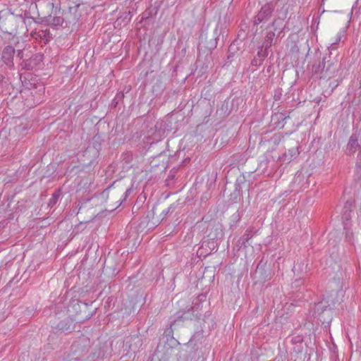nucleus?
Segmentation results:
<instances>
[{
	"instance_id": "nucleus-42",
	"label": "nucleus",
	"mask_w": 361,
	"mask_h": 361,
	"mask_svg": "<svg viewBox=\"0 0 361 361\" xmlns=\"http://www.w3.org/2000/svg\"><path fill=\"white\" fill-rule=\"evenodd\" d=\"M231 49H232V45H231V46L229 47V50H231Z\"/></svg>"
},
{
	"instance_id": "nucleus-21",
	"label": "nucleus",
	"mask_w": 361,
	"mask_h": 361,
	"mask_svg": "<svg viewBox=\"0 0 361 361\" xmlns=\"http://www.w3.org/2000/svg\"><path fill=\"white\" fill-rule=\"evenodd\" d=\"M204 338V336H203V333L201 332V331H197V332H195L192 336V337L190 338V341H188V343H187L188 345H197V343L198 342H200L202 341V340Z\"/></svg>"
},
{
	"instance_id": "nucleus-3",
	"label": "nucleus",
	"mask_w": 361,
	"mask_h": 361,
	"mask_svg": "<svg viewBox=\"0 0 361 361\" xmlns=\"http://www.w3.org/2000/svg\"><path fill=\"white\" fill-rule=\"evenodd\" d=\"M221 35V30L218 25L214 29L206 27L202 29L199 37L200 46H203L205 49L211 51L217 46V41Z\"/></svg>"
},
{
	"instance_id": "nucleus-6",
	"label": "nucleus",
	"mask_w": 361,
	"mask_h": 361,
	"mask_svg": "<svg viewBox=\"0 0 361 361\" xmlns=\"http://www.w3.org/2000/svg\"><path fill=\"white\" fill-rule=\"evenodd\" d=\"M111 343L108 341H99L91 350L90 354L87 356L85 361H100L111 353Z\"/></svg>"
},
{
	"instance_id": "nucleus-18",
	"label": "nucleus",
	"mask_w": 361,
	"mask_h": 361,
	"mask_svg": "<svg viewBox=\"0 0 361 361\" xmlns=\"http://www.w3.org/2000/svg\"><path fill=\"white\" fill-rule=\"evenodd\" d=\"M39 60V56L37 55L31 56L29 59H23L21 63L23 69L26 71L32 70L37 66Z\"/></svg>"
},
{
	"instance_id": "nucleus-20",
	"label": "nucleus",
	"mask_w": 361,
	"mask_h": 361,
	"mask_svg": "<svg viewBox=\"0 0 361 361\" xmlns=\"http://www.w3.org/2000/svg\"><path fill=\"white\" fill-rule=\"evenodd\" d=\"M274 37H275L274 32H273V31L267 32V33L264 37V41L261 47L268 51V49L274 44Z\"/></svg>"
},
{
	"instance_id": "nucleus-28",
	"label": "nucleus",
	"mask_w": 361,
	"mask_h": 361,
	"mask_svg": "<svg viewBox=\"0 0 361 361\" xmlns=\"http://www.w3.org/2000/svg\"><path fill=\"white\" fill-rule=\"evenodd\" d=\"M113 185L114 184L109 185L100 193L102 198L106 200L109 197L110 192H111L113 190Z\"/></svg>"
},
{
	"instance_id": "nucleus-36",
	"label": "nucleus",
	"mask_w": 361,
	"mask_h": 361,
	"mask_svg": "<svg viewBox=\"0 0 361 361\" xmlns=\"http://www.w3.org/2000/svg\"><path fill=\"white\" fill-rule=\"evenodd\" d=\"M265 264L266 263L263 262V259H261L257 266V269H259V268L262 267L263 266L265 265Z\"/></svg>"
},
{
	"instance_id": "nucleus-5",
	"label": "nucleus",
	"mask_w": 361,
	"mask_h": 361,
	"mask_svg": "<svg viewBox=\"0 0 361 361\" xmlns=\"http://www.w3.org/2000/svg\"><path fill=\"white\" fill-rule=\"evenodd\" d=\"M4 35L8 36V38H11V44L7 45L2 51L1 60L5 66L10 70L13 69V56L16 52L15 48L13 44H15L17 47L19 44L18 37L13 35L11 32H4Z\"/></svg>"
},
{
	"instance_id": "nucleus-35",
	"label": "nucleus",
	"mask_w": 361,
	"mask_h": 361,
	"mask_svg": "<svg viewBox=\"0 0 361 361\" xmlns=\"http://www.w3.org/2000/svg\"><path fill=\"white\" fill-rule=\"evenodd\" d=\"M149 15H150V13L149 12V10H146L143 13H142V19L143 18H148L149 17Z\"/></svg>"
},
{
	"instance_id": "nucleus-25",
	"label": "nucleus",
	"mask_w": 361,
	"mask_h": 361,
	"mask_svg": "<svg viewBox=\"0 0 361 361\" xmlns=\"http://www.w3.org/2000/svg\"><path fill=\"white\" fill-rule=\"evenodd\" d=\"M271 26L274 27L275 31L278 30H283L285 27L283 25V19L281 18L274 19L271 23Z\"/></svg>"
},
{
	"instance_id": "nucleus-23",
	"label": "nucleus",
	"mask_w": 361,
	"mask_h": 361,
	"mask_svg": "<svg viewBox=\"0 0 361 361\" xmlns=\"http://www.w3.org/2000/svg\"><path fill=\"white\" fill-rule=\"evenodd\" d=\"M356 168H357V172H356V176H355V179L356 180L361 181V149L360 150V152L358 153L357 157Z\"/></svg>"
},
{
	"instance_id": "nucleus-27",
	"label": "nucleus",
	"mask_w": 361,
	"mask_h": 361,
	"mask_svg": "<svg viewBox=\"0 0 361 361\" xmlns=\"http://www.w3.org/2000/svg\"><path fill=\"white\" fill-rule=\"evenodd\" d=\"M347 224L345 223L344 228L345 230V240L350 243H353V232L346 227Z\"/></svg>"
},
{
	"instance_id": "nucleus-40",
	"label": "nucleus",
	"mask_w": 361,
	"mask_h": 361,
	"mask_svg": "<svg viewBox=\"0 0 361 361\" xmlns=\"http://www.w3.org/2000/svg\"><path fill=\"white\" fill-rule=\"evenodd\" d=\"M173 178H174V174L171 173V172L168 176V179H173Z\"/></svg>"
},
{
	"instance_id": "nucleus-16",
	"label": "nucleus",
	"mask_w": 361,
	"mask_h": 361,
	"mask_svg": "<svg viewBox=\"0 0 361 361\" xmlns=\"http://www.w3.org/2000/svg\"><path fill=\"white\" fill-rule=\"evenodd\" d=\"M347 147L350 154H354L357 149H360V143L358 142V137L355 133L350 137Z\"/></svg>"
},
{
	"instance_id": "nucleus-14",
	"label": "nucleus",
	"mask_w": 361,
	"mask_h": 361,
	"mask_svg": "<svg viewBox=\"0 0 361 361\" xmlns=\"http://www.w3.org/2000/svg\"><path fill=\"white\" fill-rule=\"evenodd\" d=\"M268 56V51L260 47L257 56L251 61V64L254 66H259L262 64L265 58Z\"/></svg>"
},
{
	"instance_id": "nucleus-24",
	"label": "nucleus",
	"mask_w": 361,
	"mask_h": 361,
	"mask_svg": "<svg viewBox=\"0 0 361 361\" xmlns=\"http://www.w3.org/2000/svg\"><path fill=\"white\" fill-rule=\"evenodd\" d=\"M253 235L254 234L252 230L249 228L245 231L243 235L241 236L240 238L242 240L243 243H245V245H250L248 242L253 237Z\"/></svg>"
},
{
	"instance_id": "nucleus-38",
	"label": "nucleus",
	"mask_w": 361,
	"mask_h": 361,
	"mask_svg": "<svg viewBox=\"0 0 361 361\" xmlns=\"http://www.w3.org/2000/svg\"><path fill=\"white\" fill-rule=\"evenodd\" d=\"M62 361H80L78 357H73L71 359H64Z\"/></svg>"
},
{
	"instance_id": "nucleus-13",
	"label": "nucleus",
	"mask_w": 361,
	"mask_h": 361,
	"mask_svg": "<svg viewBox=\"0 0 361 361\" xmlns=\"http://www.w3.org/2000/svg\"><path fill=\"white\" fill-rule=\"evenodd\" d=\"M303 341L304 336L302 334L292 335L290 336V342L294 345L293 350L297 354H300L303 351Z\"/></svg>"
},
{
	"instance_id": "nucleus-10",
	"label": "nucleus",
	"mask_w": 361,
	"mask_h": 361,
	"mask_svg": "<svg viewBox=\"0 0 361 361\" xmlns=\"http://www.w3.org/2000/svg\"><path fill=\"white\" fill-rule=\"evenodd\" d=\"M51 328L61 333L69 334L75 330V323L70 317H66L57 323H52Z\"/></svg>"
},
{
	"instance_id": "nucleus-34",
	"label": "nucleus",
	"mask_w": 361,
	"mask_h": 361,
	"mask_svg": "<svg viewBox=\"0 0 361 361\" xmlns=\"http://www.w3.org/2000/svg\"><path fill=\"white\" fill-rule=\"evenodd\" d=\"M16 56L19 58L20 60L23 59V51L21 49H17V55Z\"/></svg>"
},
{
	"instance_id": "nucleus-22",
	"label": "nucleus",
	"mask_w": 361,
	"mask_h": 361,
	"mask_svg": "<svg viewBox=\"0 0 361 361\" xmlns=\"http://www.w3.org/2000/svg\"><path fill=\"white\" fill-rule=\"evenodd\" d=\"M60 196L61 190L59 189L52 194L51 198L49 200L48 206L51 208L53 207L57 203Z\"/></svg>"
},
{
	"instance_id": "nucleus-1",
	"label": "nucleus",
	"mask_w": 361,
	"mask_h": 361,
	"mask_svg": "<svg viewBox=\"0 0 361 361\" xmlns=\"http://www.w3.org/2000/svg\"><path fill=\"white\" fill-rule=\"evenodd\" d=\"M341 67L339 56L332 52L326 54L322 61L312 66V75L319 80H330L335 78Z\"/></svg>"
},
{
	"instance_id": "nucleus-15",
	"label": "nucleus",
	"mask_w": 361,
	"mask_h": 361,
	"mask_svg": "<svg viewBox=\"0 0 361 361\" xmlns=\"http://www.w3.org/2000/svg\"><path fill=\"white\" fill-rule=\"evenodd\" d=\"M300 154V152L298 150V147H294L291 149H289L288 152H286L283 157L282 160L283 162L286 161L287 163L290 162L292 160L296 159Z\"/></svg>"
},
{
	"instance_id": "nucleus-31",
	"label": "nucleus",
	"mask_w": 361,
	"mask_h": 361,
	"mask_svg": "<svg viewBox=\"0 0 361 361\" xmlns=\"http://www.w3.org/2000/svg\"><path fill=\"white\" fill-rule=\"evenodd\" d=\"M340 41V38H338L336 42L332 43L329 47V53L331 51L336 50L337 49V44Z\"/></svg>"
},
{
	"instance_id": "nucleus-12",
	"label": "nucleus",
	"mask_w": 361,
	"mask_h": 361,
	"mask_svg": "<svg viewBox=\"0 0 361 361\" xmlns=\"http://www.w3.org/2000/svg\"><path fill=\"white\" fill-rule=\"evenodd\" d=\"M31 36L36 41L44 44H47L51 39L49 30H39L31 32Z\"/></svg>"
},
{
	"instance_id": "nucleus-17",
	"label": "nucleus",
	"mask_w": 361,
	"mask_h": 361,
	"mask_svg": "<svg viewBox=\"0 0 361 361\" xmlns=\"http://www.w3.org/2000/svg\"><path fill=\"white\" fill-rule=\"evenodd\" d=\"M354 208L353 202L351 200H348L343 205L342 209V219L344 221H349L351 219V212Z\"/></svg>"
},
{
	"instance_id": "nucleus-2",
	"label": "nucleus",
	"mask_w": 361,
	"mask_h": 361,
	"mask_svg": "<svg viewBox=\"0 0 361 361\" xmlns=\"http://www.w3.org/2000/svg\"><path fill=\"white\" fill-rule=\"evenodd\" d=\"M57 0H44L39 4L41 11H38V16L45 24L54 28L61 26L64 19L61 16H52V14L57 15L61 11L59 3Z\"/></svg>"
},
{
	"instance_id": "nucleus-29",
	"label": "nucleus",
	"mask_w": 361,
	"mask_h": 361,
	"mask_svg": "<svg viewBox=\"0 0 361 361\" xmlns=\"http://www.w3.org/2000/svg\"><path fill=\"white\" fill-rule=\"evenodd\" d=\"M248 247V245H245V243H242V240L239 238L235 243V247L240 250L241 248L246 249Z\"/></svg>"
},
{
	"instance_id": "nucleus-41",
	"label": "nucleus",
	"mask_w": 361,
	"mask_h": 361,
	"mask_svg": "<svg viewBox=\"0 0 361 361\" xmlns=\"http://www.w3.org/2000/svg\"><path fill=\"white\" fill-rule=\"evenodd\" d=\"M236 184H239V180L238 179L236 180Z\"/></svg>"
},
{
	"instance_id": "nucleus-7",
	"label": "nucleus",
	"mask_w": 361,
	"mask_h": 361,
	"mask_svg": "<svg viewBox=\"0 0 361 361\" xmlns=\"http://www.w3.org/2000/svg\"><path fill=\"white\" fill-rule=\"evenodd\" d=\"M193 307L188 309L187 311H179L177 312L176 319L171 322L170 326L166 328L163 334V338L166 339V342H169L173 340V326L179 324L183 320H191L193 317L192 313Z\"/></svg>"
},
{
	"instance_id": "nucleus-9",
	"label": "nucleus",
	"mask_w": 361,
	"mask_h": 361,
	"mask_svg": "<svg viewBox=\"0 0 361 361\" xmlns=\"http://www.w3.org/2000/svg\"><path fill=\"white\" fill-rule=\"evenodd\" d=\"M90 346L91 341L90 338L85 335H81L73 342L71 348L74 353H78L80 356H83L88 352Z\"/></svg>"
},
{
	"instance_id": "nucleus-33",
	"label": "nucleus",
	"mask_w": 361,
	"mask_h": 361,
	"mask_svg": "<svg viewBox=\"0 0 361 361\" xmlns=\"http://www.w3.org/2000/svg\"><path fill=\"white\" fill-rule=\"evenodd\" d=\"M301 283H302L301 279H296L293 282L292 286L297 288V287L300 286L301 285Z\"/></svg>"
},
{
	"instance_id": "nucleus-37",
	"label": "nucleus",
	"mask_w": 361,
	"mask_h": 361,
	"mask_svg": "<svg viewBox=\"0 0 361 361\" xmlns=\"http://www.w3.org/2000/svg\"><path fill=\"white\" fill-rule=\"evenodd\" d=\"M129 192H130V189H127L126 190V192H125V197H126L128 195ZM125 200H126V197H124V199L122 200H119L120 201L119 205H121L122 204L123 201Z\"/></svg>"
},
{
	"instance_id": "nucleus-32",
	"label": "nucleus",
	"mask_w": 361,
	"mask_h": 361,
	"mask_svg": "<svg viewBox=\"0 0 361 361\" xmlns=\"http://www.w3.org/2000/svg\"><path fill=\"white\" fill-rule=\"evenodd\" d=\"M92 197H82L80 200V203H81L82 204H86L87 202H89L90 200H91Z\"/></svg>"
},
{
	"instance_id": "nucleus-39",
	"label": "nucleus",
	"mask_w": 361,
	"mask_h": 361,
	"mask_svg": "<svg viewBox=\"0 0 361 361\" xmlns=\"http://www.w3.org/2000/svg\"><path fill=\"white\" fill-rule=\"evenodd\" d=\"M329 86H330V87H332V89H334V88H335V87H336L338 86V84H337V83H336V84H334H334H332V83L331 82V83H330V85H329Z\"/></svg>"
},
{
	"instance_id": "nucleus-19",
	"label": "nucleus",
	"mask_w": 361,
	"mask_h": 361,
	"mask_svg": "<svg viewBox=\"0 0 361 361\" xmlns=\"http://www.w3.org/2000/svg\"><path fill=\"white\" fill-rule=\"evenodd\" d=\"M305 176L302 173H297L293 180V184L297 185L299 189H305L308 187V182L305 179Z\"/></svg>"
},
{
	"instance_id": "nucleus-4",
	"label": "nucleus",
	"mask_w": 361,
	"mask_h": 361,
	"mask_svg": "<svg viewBox=\"0 0 361 361\" xmlns=\"http://www.w3.org/2000/svg\"><path fill=\"white\" fill-rule=\"evenodd\" d=\"M99 136L96 135L93 137L92 145H89L80 157V160L83 166H91L97 163V159L99 155L101 145L99 142Z\"/></svg>"
},
{
	"instance_id": "nucleus-30",
	"label": "nucleus",
	"mask_w": 361,
	"mask_h": 361,
	"mask_svg": "<svg viewBox=\"0 0 361 361\" xmlns=\"http://www.w3.org/2000/svg\"><path fill=\"white\" fill-rule=\"evenodd\" d=\"M171 209H172V205H171L167 209H164L162 211L161 215L163 216V218L166 217L169 213H171L173 212V210H171Z\"/></svg>"
},
{
	"instance_id": "nucleus-11",
	"label": "nucleus",
	"mask_w": 361,
	"mask_h": 361,
	"mask_svg": "<svg viewBox=\"0 0 361 361\" xmlns=\"http://www.w3.org/2000/svg\"><path fill=\"white\" fill-rule=\"evenodd\" d=\"M273 11V5L269 3L265 4L255 16L253 25H258L261 23L268 20L271 17Z\"/></svg>"
},
{
	"instance_id": "nucleus-8",
	"label": "nucleus",
	"mask_w": 361,
	"mask_h": 361,
	"mask_svg": "<svg viewBox=\"0 0 361 361\" xmlns=\"http://www.w3.org/2000/svg\"><path fill=\"white\" fill-rule=\"evenodd\" d=\"M313 316L317 317L323 324L331 320V309L328 302L322 300L314 303Z\"/></svg>"
},
{
	"instance_id": "nucleus-26",
	"label": "nucleus",
	"mask_w": 361,
	"mask_h": 361,
	"mask_svg": "<svg viewBox=\"0 0 361 361\" xmlns=\"http://www.w3.org/2000/svg\"><path fill=\"white\" fill-rule=\"evenodd\" d=\"M124 98V94L122 92H118L111 102V106L116 107L119 102L122 101Z\"/></svg>"
}]
</instances>
